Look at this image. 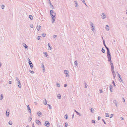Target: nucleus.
Wrapping results in <instances>:
<instances>
[{
  "label": "nucleus",
  "mask_w": 127,
  "mask_h": 127,
  "mask_svg": "<svg viewBox=\"0 0 127 127\" xmlns=\"http://www.w3.org/2000/svg\"><path fill=\"white\" fill-rule=\"evenodd\" d=\"M50 14L52 20V23H53L55 22V19L56 18L55 16L56 15V14L54 11L53 10L50 11Z\"/></svg>",
  "instance_id": "f257e3e1"
},
{
  "label": "nucleus",
  "mask_w": 127,
  "mask_h": 127,
  "mask_svg": "<svg viewBox=\"0 0 127 127\" xmlns=\"http://www.w3.org/2000/svg\"><path fill=\"white\" fill-rule=\"evenodd\" d=\"M107 58L108 59V61L109 62H111V57L110 55V52L109 50L107 51Z\"/></svg>",
  "instance_id": "f03ea898"
},
{
  "label": "nucleus",
  "mask_w": 127,
  "mask_h": 127,
  "mask_svg": "<svg viewBox=\"0 0 127 127\" xmlns=\"http://www.w3.org/2000/svg\"><path fill=\"white\" fill-rule=\"evenodd\" d=\"M90 24L91 26V28L92 29V31L94 32V33H95V28H94V25L93 24V23L91 22H90Z\"/></svg>",
  "instance_id": "7ed1b4c3"
},
{
  "label": "nucleus",
  "mask_w": 127,
  "mask_h": 127,
  "mask_svg": "<svg viewBox=\"0 0 127 127\" xmlns=\"http://www.w3.org/2000/svg\"><path fill=\"white\" fill-rule=\"evenodd\" d=\"M16 83L18 84V86L20 88H21V83L20 80L17 77H16Z\"/></svg>",
  "instance_id": "20e7f679"
},
{
  "label": "nucleus",
  "mask_w": 127,
  "mask_h": 127,
  "mask_svg": "<svg viewBox=\"0 0 127 127\" xmlns=\"http://www.w3.org/2000/svg\"><path fill=\"white\" fill-rule=\"evenodd\" d=\"M64 73L65 74V76L66 77H69V75L68 74L69 72L68 70H64Z\"/></svg>",
  "instance_id": "39448f33"
},
{
  "label": "nucleus",
  "mask_w": 127,
  "mask_h": 127,
  "mask_svg": "<svg viewBox=\"0 0 127 127\" xmlns=\"http://www.w3.org/2000/svg\"><path fill=\"white\" fill-rule=\"evenodd\" d=\"M28 60L29 61V63L30 65V67L31 68H33V64H32V63L31 62V61H30L29 59V58H28Z\"/></svg>",
  "instance_id": "423d86ee"
},
{
  "label": "nucleus",
  "mask_w": 127,
  "mask_h": 127,
  "mask_svg": "<svg viewBox=\"0 0 127 127\" xmlns=\"http://www.w3.org/2000/svg\"><path fill=\"white\" fill-rule=\"evenodd\" d=\"M44 125L47 127H49L50 125L49 122L47 121H46L44 123Z\"/></svg>",
  "instance_id": "0eeeda50"
},
{
  "label": "nucleus",
  "mask_w": 127,
  "mask_h": 127,
  "mask_svg": "<svg viewBox=\"0 0 127 127\" xmlns=\"http://www.w3.org/2000/svg\"><path fill=\"white\" fill-rule=\"evenodd\" d=\"M101 16L102 19H104L106 18V15L104 13H102L101 14Z\"/></svg>",
  "instance_id": "6e6552de"
},
{
  "label": "nucleus",
  "mask_w": 127,
  "mask_h": 127,
  "mask_svg": "<svg viewBox=\"0 0 127 127\" xmlns=\"http://www.w3.org/2000/svg\"><path fill=\"white\" fill-rule=\"evenodd\" d=\"M117 72V74H118V76L119 77V81L120 82L122 81H122V79L121 78V75H120V74H119L118 73V72Z\"/></svg>",
  "instance_id": "1a4fd4ad"
},
{
  "label": "nucleus",
  "mask_w": 127,
  "mask_h": 127,
  "mask_svg": "<svg viewBox=\"0 0 127 127\" xmlns=\"http://www.w3.org/2000/svg\"><path fill=\"white\" fill-rule=\"evenodd\" d=\"M36 123L38 125L40 126L41 125V123L38 120H36Z\"/></svg>",
  "instance_id": "9d476101"
},
{
  "label": "nucleus",
  "mask_w": 127,
  "mask_h": 127,
  "mask_svg": "<svg viewBox=\"0 0 127 127\" xmlns=\"http://www.w3.org/2000/svg\"><path fill=\"white\" fill-rule=\"evenodd\" d=\"M36 28L38 31H40L41 30V27L40 26H37Z\"/></svg>",
  "instance_id": "9b49d317"
},
{
  "label": "nucleus",
  "mask_w": 127,
  "mask_h": 127,
  "mask_svg": "<svg viewBox=\"0 0 127 127\" xmlns=\"http://www.w3.org/2000/svg\"><path fill=\"white\" fill-rule=\"evenodd\" d=\"M27 107L28 108V109L29 110V113H31V111L29 105H28L27 106Z\"/></svg>",
  "instance_id": "f8f14e48"
},
{
  "label": "nucleus",
  "mask_w": 127,
  "mask_h": 127,
  "mask_svg": "<svg viewBox=\"0 0 127 127\" xmlns=\"http://www.w3.org/2000/svg\"><path fill=\"white\" fill-rule=\"evenodd\" d=\"M109 87L110 88V90L111 92H113V87L112 85H110L109 86Z\"/></svg>",
  "instance_id": "ddd939ff"
},
{
  "label": "nucleus",
  "mask_w": 127,
  "mask_h": 127,
  "mask_svg": "<svg viewBox=\"0 0 127 127\" xmlns=\"http://www.w3.org/2000/svg\"><path fill=\"white\" fill-rule=\"evenodd\" d=\"M43 102L44 104L45 105H47V101L45 99V101H43Z\"/></svg>",
  "instance_id": "4468645a"
},
{
  "label": "nucleus",
  "mask_w": 127,
  "mask_h": 127,
  "mask_svg": "<svg viewBox=\"0 0 127 127\" xmlns=\"http://www.w3.org/2000/svg\"><path fill=\"white\" fill-rule=\"evenodd\" d=\"M106 27H105V29L107 31H109V27L108 26V25H106Z\"/></svg>",
  "instance_id": "2eb2a0df"
},
{
  "label": "nucleus",
  "mask_w": 127,
  "mask_h": 127,
  "mask_svg": "<svg viewBox=\"0 0 127 127\" xmlns=\"http://www.w3.org/2000/svg\"><path fill=\"white\" fill-rule=\"evenodd\" d=\"M37 114L39 117H40V116L42 114L41 112L40 111H39L37 113Z\"/></svg>",
  "instance_id": "dca6fc26"
},
{
  "label": "nucleus",
  "mask_w": 127,
  "mask_h": 127,
  "mask_svg": "<svg viewBox=\"0 0 127 127\" xmlns=\"http://www.w3.org/2000/svg\"><path fill=\"white\" fill-rule=\"evenodd\" d=\"M48 44L49 47L48 49L49 50H51L52 49V47L50 46L49 43H48Z\"/></svg>",
  "instance_id": "f3484780"
},
{
  "label": "nucleus",
  "mask_w": 127,
  "mask_h": 127,
  "mask_svg": "<svg viewBox=\"0 0 127 127\" xmlns=\"http://www.w3.org/2000/svg\"><path fill=\"white\" fill-rule=\"evenodd\" d=\"M9 111V110H7L6 111V115L8 117L9 115V112H7V111Z\"/></svg>",
  "instance_id": "a211bd4d"
},
{
  "label": "nucleus",
  "mask_w": 127,
  "mask_h": 127,
  "mask_svg": "<svg viewBox=\"0 0 127 127\" xmlns=\"http://www.w3.org/2000/svg\"><path fill=\"white\" fill-rule=\"evenodd\" d=\"M74 64L75 67L77 65L78 63L77 61H76L74 62Z\"/></svg>",
  "instance_id": "6ab92c4d"
},
{
  "label": "nucleus",
  "mask_w": 127,
  "mask_h": 127,
  "mask_svg": "<svg viewBox=\"0 0 127 127\" xmlns=\"http://www.w3.org/2000/svg\"><path fill=\"white\" fill-rule=\"evenodd\" d=\"M29 17L30 19L31 20H32L33 19V17L31 15H29Z\"/></svg>",
  "instance_id": "aec40b11"
},
{
  "label": "nucleus",
  "mask_w": 127,
  "mask_h": 127,
  "mask_svg": "<svg viewBox=\"0 0 127 127\" xmlns=\"http://www.w3.org/2000/svg\"><path fill=\"white\" fill-rule=\"evenodd\" d=\"M57 98L59 99H61V95L60 94H59L57 96Z\"/></svg>",
  "instance_id": "412c9836"
},
{
  "label": "nucleus",
  "mask_w": 127,
  "mask_h": 127,
  "mask_svg": "<svg viewBox=\"0 0 127 127\" xmlns=\"http://www.w3.org/2000/svg\"><path fill=\"white\" fill-rule=\"evenodd\" d=\"M43 54H45V56L47 57H48V55L47 54V53L46 52H43Z\"/></svg>",
  "instance_id": "4be33fe9"
},
{
  "label": "nucleus",
  "mask_w": 127,
  "mask_h": 127,
  "mask_svg": "<svg viewBox=\"0 0 127 127\" xmlns=\"http://www.w3.org/2000/svg\"><path fill=\"white\" fill-rule=\"evenodd\" d=\"M102 52L104 53H105V50L104 49H103V48H102V50H101Z\"/></svg>",
  "instance_id": "5701e85b"
},
{
  "label": "nucleus",
  "mask_w": 127,
  "mask_h": 127,
  "mask_svg": "<svg viewBox=\"0 0 127 127\" xmlns=\"http://www.w3.org/2000/svg\"><path fill=\"white\" fill-rule=\"evenodd\" d=\"M74 111L78 115H79V116H81V114H80L77 111H76V110H75Z\"/></svg>",
  "instance_id": "b1692460"
},
{
  "label": "nucleus",
  "mask_w": 127,
  "mask_h": 127,
  "mask_svg": "<svg viewBox=\"0 0 127 127\" xmlns=\"http://www.w3.org/2000/svg\"><path fill=\"white\" fill-rule=\"evenodd\" d=\"M24 47L26 49H28V46H27L26 44H25V45H24Z\"/></svg>",
  "instance_id": "393cba45"
},
{
  "label": "nucleus",
  "mask_w": 127,
  "mask_h": 127,
  "mask_svg": "<svg viewBox=\"0 0 127 127\" xmlns=\"http://www.w3.org/2000/svg\"><path fill=\"white\" fill-rule=\"evenodd\" d=\"M102 39H103V43L104 45V46L105 47L106 46L105 44V41L103 39V37H102Z\"/></svg>",
  "instance_id": "a878e982"
},
{
  "label": "nucleus",
  "mask_w": 127,
  "mask_h": 127,
  "mask_svg": "<svg viewBox=\"0 0 127 127\" xmlns=\"http://www.w3.org/2000/svg\"><path fill=\"white\" fill-rule=\"evenodd\" d=\"M8 123L10 125H12V121L11 120L10 121L8 122Z\"/></svg>",
  "instance_id": "bb28decb"
},
{
  "label": "nucleus",
  "mask_w": 127,
  "mask_h": 127,
  "mask_svg": "<svg viewBox=\"0 0 127 127\" xmlns=\"http://www.w3.org/2000/svg\"><path fill=\"white\" fill-rule=\"evenodd\" d=\"M68 118V116L67 115V114H66L64 116V118L66 119H67Z\"/></svg>",
  "instance_id": "cd10ccee"
},
{
  "label": "nucleus",
  "mask_w": 127,
  "mask_h": 127,
  "mask_svg": "<svg viewBox=\"0 0 127 127\" xmlns=\"http://www.w3.org/2000/svg\"><path fill=\"white\" fill-rule=\"evenodd\" d=\"M41 38V37L40 36H38L37 37V39L39 40H40Z\"/></svg>",
  "instance_id": "c85d7f7f"
},
{
  "label": "nucleus",
  "mask_w": 127,
  "mask_h": 127,
  "mask_svg": "<svg viewBox=\"0 0 127 127\" xmlns=\"http://www.w3.org/2000/svg\"><path fill=\"white\" fill-rule=\"evenodd\" d=\"M105 116L106 117H109V114L108 113H105Z\"/></svg>",
  "instance_id": "c756f323"
},
{
  "label": "nucleus",
  "mask_w": 127,
  "mask_h": 127,
  "mask_svg": "<svg viewBox=\"0 0 127 127\" xmlns=\"http://www.w3.org/2000/svg\"><path fill=\"white\" fill-rule=\"evenodd\" d=\"M64 124H65V126H64L65 127H67V126L68 125V124L66 122Z\"/></svg>",
  "instance_id": "7c9ffc66"
},
{
  "label": "nucleus",
  "mask_w": 127,
  "mask_h": 127,
  "mask_svg": "<svg viewBox=\"0 0 127 127\" xmlns=\"http://www.w3.org/2000/svg\"><path fill=\"white\" fill-rule=\"evenodd\" d=\"M3 95L2 94L1 95V97L0 98V100H2L3 98Z\"/></svg>",
  "instance_id": "2f4dec72"
},
{
  "label": "nucleus",
  "mask_w": 127,
  "mask_h": 127,
  "mask_svg": "<svg viewBox=\"0 0 127 127\" xmlns=\"http://www.w3.org/2000/svg\"><path fill=\"white\" fill-rule=\"evenodd\" d=\"M32 118L31 117H29V122H30L32 120Z\"/></svg>",
  "instance_id": "473e14b6"
},
{
  "label": "nucleus",
  "mask_w": 127,
  "mask_h": 127,
  "mask_svg": "<svg viewBox=\"0 0 127 127\" xmlns=\"http://www.w3.org/2000/svg\"><path fill=\"white\" fill-rule=\"evenodd\" d=\"M94 109H93L92 108H91V112L92 113H94V112L93 111H94Z\"/></svg>",
  "instance_id": "72a5a7b5"
},
{
  "label": "nucleus",
  "mask_w": 127,
  "mask_h": 127,
  "mask_svg": "<svg viewBox=\"0 0 127 127\" xmlns=\"http://www.w3.org/2000/svg\"><path fill=\"white\" fill-rule=\"evenodd\" d=\"M1 7L2 9H3L5 7L4 5L3 4L1 6Z\"/></svg>",
  "instance_id": "f704fd0d"
},
{
  "label": "nucleus",
  "mask_w": 127,
  "mask_h": 127,
  "mask_svg": "<svg viewBox=\"0 0 127 127\" xmlns=\"http://www.w3.org/2000/svg\"><path fill=\"white\" fill-rule=\"evenodd\" d=\"M82 2H83V3H84L85 4V5H87L86 4V3H85V2L84 0H82Z\"/></svg>",
  "instance_id": "c9c22d12"
},
{
  "label": "nucleus",
  "mask_w": 127,
  "mask_h": 127,
  "mask_svg": "<svg viewBox=\"0 0 127 127\" xmlns=\"http://www.w3.org/2000/svg\"><path fill=\"white\" fill-rule=\"evenodd\" d=\"M85 88H87V87L88 85H87V84L86 83H85Z\"/></svg>",
  "instance_id": "e433bc0d"
},
{
  "label": "nucleus",
  "mask_w": 127,
  "mask_h": 127,
  "mask_svg": "<svg viewBox=\"0 0 127 127\" xmlns=\"http://www.w3.org/2000/svg\"><path fill=\"white\" fill-rule=\"evenodd\" d=\"M57 86V87H60V84L57 83L56 84Z\"/></svg>",
  "instance_id": "4c0bfd02"
},
{
  "label": "nucleus",
  "mask_w": 127,
  "mask_h": 127,
  "mask_svg": "<svg viewBox=\"0 0 127 127\" xmlns=\"http://www.w3.org/2000/svg\"><path fill=\"white\" fill-rule=\"evenodd\" d=\"M114 69V67L113 65H111V70Z\"/></svg>",
  "instance_id": "58836bf2"
},
{
  "label": "nucleus",
  "mask_w": 127,
  "mask_h": 127,
  "mask_svg": "<svg viewBox=\"0 0 127 127\" xmlns=\"http://www.w3.org/2000/svg\"><path fill=\"white\" fill-rule=\"evenodd\" d=\"M42 65L43 66V67H42V69H43V71H44L45 70V68H44V65L43 64H42Z\"/></svg>",
  "instance_id": "ea45409f"
},
{
  "label": "nucleus",
  "mask_w": 127,
  "mask_h": 127,
  "mask_svg": "<svg viewBox=\"0 0 127 127\" xmlns=\"http://www.w3.org/2000/svg\"><path fill=\"white\" fill-rule=\"evenodd\" d=\"M46 34L43 33L42 34V36L43 37H45L46 36Z\"/></svg>",
  "instance_id": "a19ab883"
},
{
  "label": "nucleus",
  "mask_w": 127,
  "mask_h": 127,
  "mask_svg": "<svg viewBox=\"0 0 127 127\" xmlns=\"http://www.w3.org/2000/svg\"><path fill=\"white\" fill-rule=\"evenodd\" d=\"M112 83L113 84V85H114V87H115L116 86V85L115 83H114V81H113L112 82Z\"/></svg>",
  "instance_id": "79ce46f5"
},
{
  "label": "nucleus",
  "mask_w": 127,
  "mask_h": 127,
  "mask_svg": "<svg viewBox=\"0 0 127 127\" xmlns=\"http://www.w3.org/2000/svg\"><path fill=\"white\" fill-rule=\"evenodd\" d=\"M118 102H116V103H115V105L117 107L118 106Z\"/></svg>",
  "instance_id": "37998d69"
},
{
  "label": "nucleus",
  "mask_w": 127,
  "mask_h": 127,
  "mask_svg": "<svg viewBox=\"0 0 127 127\" xmlns=\"http://www.w3.org/2000/svg\"><path fill=\"white\" fill-rule=\"evenodd\" d=\"M48 106L49 108L50 109H51V107L50 105L49 104H48Z\"/></svg>",
  "instance_id": "c03bdc74"
},
{
  "label": "nucleus",
  "mask_w": 127,
  "mask_h": 127,
  "mask_svg": "<svg viewBox=\"0 0 127 127\" xmlns=\"http://www.w3.org/2000/svg\"><path fill=\"white\" fill-rule=\"evenodd\" d=\"M30 71V72L32 74H33L34 73V71H32L31 70H30L29 71Z\"/></svg>",
  "instance_id": "a18cd8bd"
},
{
  "label": "nucleus",
  "mask_w": 127,
  "mask_h": 127,
  "mask_svg": "<svg viewBox=\"0 0 127 127\" xmlns=\"http://www.w3.org/2000/svg\"><path fill=\"white\" fill-rule=\"evenodd\" d=\"M111 71L112 73H115L114 71V69H111Z\"/></svg>",
  "instance_id": "49530a36"
},
{
  "label": "nucleus",
  "mask_w": 127,
  "mask_h": 127,
  "mask_svg": "<svg viewBox=\"0 0 127 127\" xmlns=\"http://www.w3.org/2000/svg\"><path fill=\"white\" fill-rule=\"evenodd\" d=\"M100 91V93H101L103 92V91H102V90L101 89L99 90Z\"/></svg>",
  "instance_id": "de8ad7c7"
},
{
  "label": "nucleus",
  "mask_w": 127,
  "mask_h": 127,
  "mask_svg": "<svg viewBox=\"0 0 127 127\" xmlns=\"http://www.w3.org/2000/svg\"><path fill=\"white\" fill-rule=\"evenodd\" d=\"M92 122L93 123H95V122L94 120H92Z\"/></svg>",
  "instance_id": "09e8293b"
},
{
  "label": "nucleus",
  "mask_w": 127,
  "mask_h": 127,
  "mask_svg": "<svg viewBox=\"0 0 127 127\" xmlns=\"http://www.w3.org/2000/svg\"><path fill=\"white\" fill-rule=\"evenodd\" d=\"M106 49L107 50V51L109 50V48L107 47L106 46L105 47Z\"/></svg>",
  "instance_id": "8fccbe9b"
},
{
  "label": "nucleus",
  "mask_w": 127,
  "mask_h": 127,
  "mask_svg": "<svg viewBox=\"0 0 127 127\" xmlns=\"http://www.w3.org/2000/svg\"><path fill=\"white\" fill-rule=\"evenodd\" d=\"M113 115V114H111V115L110 116V118H111L112 117Z\"/></svg>",
  "instance_id": "3c124183"
},
{
  "label": "nucleus",
  "mask_w": 127,
  "mask_h": 127,
  "mask_svg": "<svg viewBox=\"0 0 127 127\" xmlns=\"http://www.w3.org/2000/svg\"><path fill=\"white\" fill-rule=\"evenodd\" d=\"M102 120L103 121V122L105 124H106V123L105 122V121L104 120V119H102Z\"/></svg>",
  "instance_id": "603ef678"
},
{
  "label": "nucleus",
  "mask_w": 127,
  "mask_h": 127,
  "mask_svg": "<svg viewBox=\"0 0 127 127\" xmlns=\"http://www.w3.org/2000/svg\"><path fill=\"white\" fill-rule=\"evenodd\" d=\"M57 35H53V37H54V38H55V37H57Z\"/></svg>",
  "instance_id": "864d4df0"
},
{
  "label": "nucleus",
  "mask_w": 127,
  "mask_h": 127,
  "mask_svg": "<svg viewBox=\"0 0 127 127\" xmlns=\"http://www.w3.org/2000/svg\"><path fill=\"white\" fill-rule=\"evenodd\" d=\"M75 2H76L75 4H76V6H75V7H77V6L78 5L77 3V2L76 1H75Z\"/></svg>",
  "instance_id": "5fc2aeb1"
},
{
  "label": "nucleus",
  "mask_w": 127,
  "mask_h": 127,
  "mask_svg": "<svg viewBox=\"0 0 127 127\" xmlns=\"http://www.w3.org/2000/svg\"><path fill=\"white\" fill-rule=\"evenodd\" d=\"M100 118H101V117H99V116H98V120H100Z\"/></svg>",
  "instance_id": "6e6d98bb"
},
{
  "label": "nucleus",
  "mask_w": 127,
  "mask_h": 127,
  "mask_svg": "<svg viewBox=\"0 0 127 127\" xmlns=\"http://www.w3.org/2000/svg\"><path fill=\"white\" fill-rule=\"evenodd\" d=\"M30 27L31 28H33V26L32 25H31L30 26Z\"/></svg>",
  "instance_id": "4d7b16f0"
},
{
  "label": "nucleus",
  "mask_w": 127,
  "mask_h": 127,
  "mask_svg": "<svg viewBox=\"0 0 127 127\" xmlns=\"http://www.w3.org/2000/svg\"><path fill=\"white\" fill-rule=\"evenodd\" d=\"M67 86V85L66 84H65L64 85V87H65Z\"/></svg>",
  "instance_id": "13d9d810"
},
{
  "label": "nucleus",
  "mask_w": 127,
  "mask_h": 127,
  "mask_svg": "<svg viewBox=\"0 0 127 127\" xmlns=\"http://www.w3.org/2000/svg\"><path fill=\"white\" fill-rule=\"evenodd\" d=\"M113 76H115L116 75V74L115 73H113Z\"/></svg>",
  "instance_id": "bf43d9fd"
},
{
  "label": "nucleus",
  "mask_w": 127,
  "mask_h": 127,
  "mask_svg": "<svg viewBox=\"0 0 127 127\" xmlns=\"http://www.w3.org/2000/svg\"><path fill=\"white\" fill-rule=\"evenodd\" d=\"M117 102V101H116V100H114V101H113V102H114V103H116V102Z\"/></svg>",
  "instance_id": "052dcab7"
},
{
  "label": "nucleus",
  "mask_w": 127,
  "mask_h": 127,
  "mask_svg": "<svg viewBox=\"0 0 127 127\" xmlns=\"http://www.w3.org/2000/svg\"><path fill=\"white\" fill-rule=\"evenodd\" d=\"M74 114H73L72 115V119H73V118L74 117Z\"/></svg>",
  "instance_id": "680f3d73"
},
{
  "label": "nucleus",
  "mask_w": 127,
  "mask_h": 127,
  "mask_svg": "<svg viewBox=\"0 0 127 127\" xmlns=\"http://www.w3.org/2000/svg\"><path fill=\"white\" fill-rule=\"evenodd\" d=\"M32 127H34V125L33 123V124H32Z\"/></svg>",
  "instance_id": "e2e57ef3"
},
{
  "label": "nucleus",
  "mask_w": 127,
  "mask_h": 127,
  "mask_svg": "<svg viewBox=\"0 0 127 127\" xmlns=\"http://www.w3.org/2000/svg\"><path fill=\"white\" fill-rule=\"evenodd\" d=\"M9 84H11V81H9Z\"/></svg>",
  "instance_id": "0e129e2a"
},
{
  "label": "nucleus",
  "mask_w": 127,
  "mask_h": 127,
  "mask_svg": "<svg viewBox=\"0 0 127 127\" xmlns=\"http://www.w3.org/2000/svg\"><path fill=\"white\" fill-rule=\"evenodd\" d=\"M120 119H121L122 120L123 119V117H120Z\"/></svg>",
  "instance_id": "69168bd1"
},
{
  "label": "nucleus",
  "mask_w": 127,
  "mask_h": 127,
  "mask_svg": "<svg viewBox=\"0 0 127 127\" xmlns=\"http://www.w3.org/2000/svg\"><path fill=\"white\" fill-rule=\"evenodd\" d=\"M111 63L110 64L111 65H113V64L112 63V62H110Z\"/></svg>",
  "instance_id": "338daca9"
},
{
  "label": "nucleus",
  "mask_w": 127,
  "mask_h": 127,
  "mask_svg": "<svg viewBox=\"0 0 127 127\" xmlns=\"http://www.w3.org/2000/svg\"><path fill=\"white\" fill-rule=\"evenodd\" d=\"M114 79H115V78L116 77V75L115 76H113Z\"/></svg>",
  "instance_id": "774afa93"
}]
</instances>
